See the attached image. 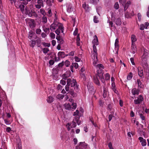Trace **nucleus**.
<instances>
[{
  "mask_svg": "<svg viewBox=\"0 0 149 149\" xmlns=\"http://www.w3.org/2000/svg\"><path fill=\"white\" fill-rule=\"evenodd\" d=\"M96 68L97 70V73L94 77L93 81L96 84L100 86V84L99 79L100 80L102 83H104L105 81V80L103 76V72L102 71V69H104V67L102 64H98L96 66Z\"/></svg>",
  "mask_w": 149,
  "mask_h": 149,
  "instance_id": "nucleus-1",
  "label": "nucleus"
},
{
  "mask_svg": "<svg viewBox=\"0 0 149 149\" xmlns=\"http://www.w3.org/2000/svg\"><path fill=\"white\" fill-rule=\"evenodd\" d=\"M55 19H54V22L50 26V29L51 31H54L56 29L55 31V33L58 35H59L61 33H63H63L64 30V27L62 24L56 21L57 18L55 14Z\"/></svg>",
  "mask_w": 149,
  "mask_h": 149,
  "instance_id": "nucleus-2",
  "label": "nucleus"
},
{
  "mask_svg": "<svg viewBox=\"0 0 149 149\" xmlns=\"http://www.w3.org/2000/svg\"><path fill=\"white\" fill-rule=\"evenodd\" d=\"M143 53L141 57V64L142 66L144 69V74L146 75H149V71L148 70V64L147 63V60L149 57V53L147 50L143 48Z\"/></svg>",
  "mask_w": 149,
  "mask_h": 149,
  "instance_id": "nucleus-3",
  "label": "nucleus"
},
{
  "mask_svg": "<svg viewBox=\"0 0 149 149\" xmlns=\"http://www.w3.org/2000/svg\"><path fill=\"white\" fill-rule=\"evenodd\" d=\"M78 116H77L75 119L73 120L72 123H68L66 125V127L68 130L69 131L70 130H71V128L75 127L76 126L77 123L78 125H80V121L78 120Z\"/></svg>",
  "mask_w": 149,
  "mask_h": 149,
  "instance_id": "nucleus-4",
  "label": "nucleus"
},
{
  "mask_svg": "<svg viewBox=\"0 0 149 149\" xmlns=\"http://www.w3.org/2000/svg\"><path fill=\"white\" fill-rule=\"evenodd\" d=\"M93 53L91 55V58L93 61V65L96 67L97 63L98 60L97 58V53L96 47H93Z\"/></svg>",
  "mask_w": 149,
  "mask_h": 149,
  "instance_id": "nucleus-5",
  "label": "nucleus"
},
{
  "mask_svg": "<svg viewBox=\"0 0 149 149\" xmlns=\"http://www.w3.org/2000/svg\"><path fill=\"white\" fill-rule=\"evenodd\" d=\"M68 84L72 87H74L75 89H77L78 88V86L77 84V82L74 79H68L67 80Z\"/></svg>",
  "mask_w": 149,
  "mask_h": 149,
  "instance_id": "nucleus-6",
  "label": "nucleus"
},
{
  "mask_svg": "<svg viewBox=\"0 0 149 149\" xmlns=\"http://www.w3.org/2000/svg\"><path fill=\"white\" fill-rule=\"evenodd\" d=\"M71 104L69 103H65L64 105V107L65 109L66 110H69L72 108L73 109H75L77 107V105L76 103H73L71 104Z\"/></svg>",
  "mask_w": 149,
  "mask_h": 149,
  "instance_id": "nucleus-7",
  "label": "nucleus"
},
{
  "mask_svg": "<svg viewBox=\"0 0 149 149\" xmlns=\"http://www.w3.org/2000/svg\"><path fill=\"white\" fill-rule=\"evenodd\" d=\"M87 87L88 88L89 92L91 94H94L95 92V90L94 89V87L92 83L90 81H88L87 85Z\"/></svg>",
  "mask_w": 149,
  "mask_h": 149,
  "instance_id": "nucleus-8",
  "label": "nucleus"
},
{
  "mask_svg": "<svg viewBox=\"0 0 149 149\" xmlns=\"http://www.w3.org/2000/svg\"><path fill=\"white\" fill-rule=\"evenodd\" d=\"M111 19L117 25H120L121 24V20L120 18H116L115 15L112 13L111 14Z\"/></svg>",
  "mask_w": 149,
  "mask_h": 149,
  "instance_id": "nucleus-9",
  "label": "nucleus"
},
{
  "mask_svg": "<svg viewBox=\"0 0 149 149\" xmlns=\"http://www.w3.org/2000/svg\"><path fill=\"white\" fill-rule=\"evenodd\" d=\"M15 6L17 8H19L22 12L24 11L25 6L22 3L19 2L15 3Z\"/></svg>",
  "mask_w": 149,
  "mask_h": 149,
  "instance_id": "nucleus-10",
  "label": "nucleus"
},
{
  "mask_svg": "<svg viewBox=\"0 0 149 149\" xmlns=\"http://www.w3.org/2000/svg\"><path fill=\"white\" fill-rule=\"evenodd\" d=\"M36 4L35 5V7L38 9H40L42 7L44 6L43 1L42 0H37Z\"/></svg>",
  "mask_w": 149,
  "mask_h": 149,
  "instance_id": "nucleus-11",
  "label": "nucleus"
},
{
  "mask_svg": "<svg viewBox=\"0 0 149 149\" xmlns=\"http://www.w3.org/2000/svg\"><path fill=\"white\" fill-rule=\"evenodd\" d=\"M87 144L84 142H80L79 144L76 147V149H86L87 148Z\"/></svg>",
  "mask_w": 149,
  "mask_h": 149,
  "instance_id": "nucleus-12",
  "label": "nucleus"
},
{
  "mask_svg": "<svg viewBox=\"0 0 149 149\" xmlns=\"http://www.w3.org/2000/svg\"><path fill=\"white\" fill-rule=\"evenodd\" d=\"M65 89L66 91L68 92L69 93H70L72 96H74L75 95V94L73 92V90L72 89H70V86L69 84H68L67 83V85L65 86Z\"/></svg>",
  "mask_w": 149,
  "mask_h": 149,
  "instance_id": "nucleus-13",
  "label": "nucleus"
},
{
  "mask_svg": "<svg viewBox=\"0 0 149 149\" xmlns=\"http://www.w3.org/2000/svg\"><path fill=\"white\" fill-rule=\"evenodd\" d=\"M143 98L141 95L139 96L137 99L134 100V102L136 104H140L143 100Z\"/></svg>",
  "mask_w": 149,
  "mask_h": 149,
  "instance_id": "nucleus-14",
  "label": "nucleus"
},
{
  "mask_svg": "<svg viewBox=\"0 0 149 149\" xmlns=\"http://www.w3.org/2000/svg\"><path fill=\"white\" fill-rule=\"evenodd\" d=\"M94 39L92 41V43L93 44V47H95L99 44V42L97 36L95 35L93 37Z\"/></svg>",
  "mask_w": 149,
  "mask_h": 149,
  "instance_id": "nucleus-15",
  "label": "nucleus"
},
{
  "mask_svg": "<svg viewBox=\"0 0 149 149\" xmlns=\"http://www.w3.org/2000/svg\"><path fill=\"white\" fill-rule=\"evenodd\" d=\"M26 13V14L28 15V16L29 17H32L33 16H35V17H36L37 16L35 11H33L31 10L30 11V10H27Z\"/></svg>",
  "mask_w": 149,
  "mask_h": 149,
  "instance_id": "nucleus-16",
  "label": "nucleus"
},
{
  "mask_svg": "<svg viewBox=\"0 0 149 149\" xmlns=\"http://www.w3.org/2000/svg\"><path fill=\"white\" fill-rule=\"evenodd\" d=\"M28 38L30 40L35 39L37 38L36 34L32 31H30L29 33Z\"/></svg>",
  "mask_w": 149,
  "mask_h": 149,
  "instance_id": "nucleus-17",
  "label": "nucleus"
},
{
  "mask_svg": "<svg viewBox=\"0 0 149 149\" xmlns=\"http://www.w3.org/2000/svg\"><path fill=\"white\" fill-rule=\"evenodd\" d=\"M67 11L70 13L73 11V8L72 7V5L70 3H67L66 4Z\"/></svg>",
  "mask_w": 149,
  "mask_h": 149,
  "instance_id": "nucleus-18",
  "label": "nucleus"
},
{
  "mask_svg": "<svg viewBox=\"0 0 149 149\" xmlns=\"http://www.w3.org/2000/svg\"><path fill=\"white\" fill-rule=\"evenodd\" d=\"M131 38L132 46L134 47L135 46V42L137 40L136 37L134 35L132 34L131 36Z\"/></svg>",
  "mask_w": 149,
  "mask_h": 149,
  "instance_id": "nucleus-19",
  "label": "nucleus"
},
{
  "mask_svg": "<svg viewBox=\"0 0 149 149\" xmlns=\"http://www.w3.org/2000/svg\"><path fill=\"white\" fill-rule=\"evenodd\" d=\"M85 69L83 68V67L81 68V69L80 70V75L81 77L82 78H83V79L84 80H86V78L85 76V75L84 73V72L85 71Z\"/></svg>",
  "mask_w": 149,
  "mask_h": 149,
  "instance_id": "nucleus-20",
  "label": "nucleus"
},
{
  "mask_svg": "<svg viewBox=\"0 0 149 149\" xmlns=\"http://www.w3.org/2000/svg\"><path fill=\"white\" fill-rule=\"evenodd\" d=\"M139 139L140 141V142L141 143V145L143 146H145L146 145V143L145 139L141 137H140L139 138Z\"/></svg>",
  "mask_w": 149,
  "mask_h": 149,
  "instance_id": "nucleus-21",
  "label": "nucleus"
},
{
  "mask_svg": "<svg viewBox=\"0 0 149 149\" xmlns=\"http://www.w3.org/2000/svg\"><path fill=\"white\" fill-rule=\"evenodd\" d=\"M79 65L78 64L76 63H73L72 65L70 66V68L71 71L73 72V67H74L76 69H77L78 68Z\"/></svg>",
  "mask_w": 149,
  "mask_h": 149,
  "instance_id": "nucleus-22",
  "label": "nucleus"
},
{
  "mask_svg": "<svg viewBox=\"0 0 149 149\" xmlns=\"http://www.w3.org/2000/svg\"><path fill=\"white\" fill-rule=\"evenodd\" d=\"M138 73L139 75L141 77H142L143 76V70L141 67L138 68Z\"/></svg>",
  "mask_w": 149,
  "mask_h": 149,
  "instance_id": "nucleus-23",
  "label": "nucleus"
},
{
  "mask_svg": "<svg viewBox=\"0 0 149 149\" xmlns=\"http://www.w3.org/2000/svg\"><path fill=\"white\" fill-rule=\"evenodd\" d=\"M29 24L31 28H33L35 26L34 20L33 19H30L29 22Z\"/></svg>",
  "mask_w": 149,
  "mask_h": 149,
  "instance_id": "nucleus-24",
  "label": "nucleus"
},
{
  "mask_svg": "<svg viewBox=\"0 0 149 149\" xmlns=\"http://www.w3.org/2000/svg\"><path fill=\"white\" fill-rule=\"evenodd\" d=\"M103 96L104 98H105L108 95V89L104 87H103Z\"/></svg>",
  "mask_w": 149,
  "mask_h": 149,
  "instance_id": "nucleus-25",
  "label": "nucleus"
},
{
  "mask_svg": "<svg viewBox=\"0 0 149 149\" xmlns=\"http://www.w3.org/2000/svg\"><path fill=\"white\" fill-rule=\"evenodd\" d=\"M131 4V2L130 1H128L127 3H125V5L124 7V10L125 11L129 7L130 5Z\"/></svg>",
  "mask_w": 149,
  "mask_h": 149,
  "instance_id": "nucleus-26",
  "label": "nucleus"
},
{
  "mask_svg": "<svg viewBox=\"0 0 149 149\" xmlns=\"http://www.w3.org/2000/svg\"><path fill=\"white\" fill-rule=\"evenodd\" d=\"M54 100V98L52 97L49 96L47 98L46 100L48 103H50L53 102Z\"/></svg>",
  "mask_w": 149,
  "mask_h": 149,
  "instance_id": "nucleus-27",
  "label": "nucleus"
},
{
  "mask_svg": "<svg viewBox=\"0 0 149 149\" xmlns=\"http://www.w3.org/2000/svg\"><path fill=\"white\" fill-rule=\"evenodd\" d=\"M132 94L134 95H135L136 94H139V91L135 88H134L132 89Z\"/></svg>",
  "mask_w": 149,
  "mask_h": 149,
  "instance_id": "nucleus-28",
  "label": "nucleus"
},
{
  "mask_svg": "<svg viewBox=\"0 0 149 149\" xmlns=\"http://www.w3.org/2000/svg\"><path fill=\"white\" fill-rule=\"evenodd\" d=\"M38 13H40L43 16H45L46 15V12L44 9L41 8L38 11Z\"/></svg>",
  "mask_w": 149,
  "mask_h": 149,
  "instance_id": "nucleus-29",
  "label": "nucleus"
},
{
  "mask_svg": "<svg viewBox=\"0 0 149 149\" xmlns=\"http://www.w3.org/2000/svg\"><path fill=\"white\" fill-rule=\"evenodd\" d=\"M58 56L61 58H64L65 57V53L63 52H59L58 54Z\"/></svg>",
  "mask_w": 149,
  "mask_h": 149,
  "instance_id": "nucleus-30",
  "label": "nucleus"
},
{
  "mask_svg": "<svg viewBox=\"0 0 149 149\" xmlns=\"http://www.w3.org/2000/svg\"><path fill=\"white\" fill-rule=\"evenodd\" d=\"M82 6L83 8L86 11H88L89 10V8L88 5V4H86V3L84 2Z\"/></svg>",
  "mask_w": 149,
  "mask_h": 149,
  "instance_id": "nucleus-31",
  "label": "nucleus"
},
{
  "mask_svg": "<svg viewBox=\"0 0 149 149\" xmlns=\"http://www.w3.org/2000/svg\"><path fill=\"white\" fill-rule=\"evenodd\" d=\"M64 95L61 94H58L56 96L57 99L60 100H62L64 98Z\"/></svg>",
  "mask_w": 149,
  "mask_h": 149,
  "instance_id": "nucleus-32",
  "label": "nucleus"
},
{
  "mask_svg": "<svg viewBox=\"0 0 149 149\" xmlns=\"http://www.w3.org/2000/svg\"><path fill=\"white\" fill-rule=\"evenodd\" d=\"M111 86L114 92L115 93H116L117 92V91L116 90L115 88L116 86L115 82L111 83Z\"/></svg>",
  "mask_w": 149,
  "mask_h": 149,
  "instance_id": "nucleus-33",
  "label": "nucleus"
},
{
  "mask_svg": "<svg viewBox=\"0 0 149 149\" xmlns=\"http://www.w3.org/2000/svg\"><path fill=\"white\" fill-rule=\"evenodd\" d=\"M133 77L132 73V72H130L127 76V80H130Z\"/></svg>",
  "mask_w": 149,
  "mask_h": 149,
  "instance_id": "nucleus-34",
  "label": "nucleus"
},
{
  "mask_svg": "<svg viewBox=\"0 0 149 149\" xmlns=\"http://www.w3.org/2000/svg\"><path fill=\"white\" fill-rule=\"evenodd\" d=\"M99 1V0H90V3L94 5L97 4Z\"/></svg>",
  "mask_w": 149,
  "mask_h": 149,
  "instance_id": "nucleus-35",
  "label": "nucleus"
},
{
  "mask_svg": "<svg viewBox=\"0 0 149 149\" xmlns=\"http://www.w3.org/2000/svg\"><path fill=\"white\" fill-rule=\"evenodd\" d=\"M42 22L44 24L46 23L47 22V18L45 16H43L42 18Z\"/></svg>",
  "mask_w": 149,
  "mask_h": 149,
  "instance_id": "nucleus-36",
  "label": "nucleus"
},
{
  "mask_svg": "<svg viewBox=\"0 0 149 149\" xmlns=\"http://www.w3.org/2000/svg\"><path fill=\"white\" fill-rule=\"evenodd\" d=\"M76 41L77 45L78 46H80V43L79 42L80 38L79 35L77 36Z\"/></svg>",
  "mask_w": 149,
  "mask_h": 149,
  "instance_id": "nucleus-37",
  "label": "nucleus"
},
{
  "mask_svg": "<svg viewBox=\"0 0 149 149\" xmlns=\"http://www.w3.org/2000/svg\"><path fill=\"white\" fill-rule=\"evenodd\" d=\"M30 42L32 47H34L36 44V41L33 39L30 41Z\"/></svg>",
  "mask_w": 149,
  "mask_h": 149,
  "instance_id": "nucleus-38",
  "label": "nucleus"
},
{
  "mask_svg": "<svg viewBox=\"0 0 149 149\" xmlns=\"http://www.w3.org/2000/svg\"><path fill=\"white\" fill-rule=\"evenodd\" d=\"M136 82L138 84V86L140 88H142V85H141V83L139 79H138Z\"/></svg>",
  "mask_w": 149,
  "mask_h": 149,
  "instance_id": "nucleus-39",
  "label": "nucleus"
},
{
  "mask_svg": "<svg viewBox=\"0 0 149 149\" xmlns=\"http://www.w3.org/2000/svg\"><path fill=\"white\" fill-rule=\"evenodd\" d=\"M74 59L76 62H79L81 61V62L82 63V61L81 60V59L77 56H75L74 57Z\"/></svg>",
  "mask_w": 149,
  "mask_h": 149,
  "instance_id": "nucleus-40",
  "label": "nucleus"
},
{
  "mask_svg": "<svg viewBox=\"0 0 149 149\" xmlns=\"http://www.w3.org/2000/svg\"><path fill=\"white\" fill-rule=\"evenodd\" d=\"M70 64V62L68 60H66L65 62V65L67 67H68Z\"/></svg>",
  "mask_w": 149,
  "mask_h": 149,
  "instance_id": "nucleus-41",
  "label": "nucleus"
},
{
  "mask_svg": "<svg viewBox=\"0 0 149 149\" xmlns=\"http://www.w3.org/2000/svg\"><path fill=\"white\" fill-rule=\"evenodd\" d=\"M137 17L139 21L141 22V15L140 13L137 14Z\"/></svg>",
  "mask_w": 149,
  "mask_h": 149,
  "instance_id": "nucleus-42",
  "label": "nucleus"
},
{
  "mask_svg": "<svg viewBox=\"0 0 149 149\" xmlns=\"http://www.w3.org/2000/svg\"><path fill=\"white\" fill-rule=\"evenodd\" d=\"M105 79L106 80H109L110 78V76L108 73H106L105 75Z\"/></svg>",
  "mask_w": 149,
  "mask_h": 149,
  "instance_id": "nucleus-43",
  "label": "nucleus"
},
{
  "mask_svg": "<svg viewBox=\"0 0 149 149\" xmlns=\"http://www.w3.org/2000/svg\"><path fill=\"white\" fill-rule=\"evenodd\" d=\"M139 115L140 118L142 120H145V117L142 113H140Z\"/></svg>",
  "mask_w": 149,
  "mask_h": 149,
  "instance_id": "nucleus-44",
  "label": "nucleus"
},
{
  "mask_svg": "<svg viewBox=\"0 0 149 149\" xmlns=\"http://www.w3.org/2000/svg\"><path fill=\"white\" fill-rule=\"evenodd\" d=\"M49 51V49L47 48H44L43 49V52L44 53H47Z\"/></svg>",
  "mask_w": 149,
  "mask_h": 149,
  "instance_id": "nucleus-45",
  "label": "nucleus"
},
{
  "mask_svg": "<svg viewBox=\"0 0 149 149\" xmlns=\"http://www.w3.org/2000/svg\"><path fill=\"white\" fill-rule=\"evenodd\" d=\"M119 7V5L118 3L117 2H116L114 5V8H115V9L117 10L118 9Z\"/></svg>",
  "mask_w": 149,
  "mask_h": 149,
  "instance_id": "nucleus-46",
  "label": "nucleus"
},
{
  "mask_svg": "<svg viewBox=\"0 0 149 149\" xmlns=\"http://www.w3.org/2000/svg\"><path fill=\"white\" fill-rule=\"evenodd\" d=\"M78 114V113H77L76 112H74V114H73V116H75L74 117V119H76V116H78V120L80 121L79 120L80 117Z\"/></svg>",
  "mask_w": 149,
  "mask_h": 149,
  "instance_id": "nucleus-47",
  "label": "nucleus"
},
{
  "mask_svg": "<svg viewBox=\"0 0 149 149\" xmlns=\"http://www.w3.org/2000/svg\"><path fill=\"white\" fill-rule=\"evenodd\" d=\"M50 37L52 39H54L55 38V35L54 33L51 32L50 34Z\"/></svg>",
  "mask_w": 149,
  "mask_h": 149,
  "instance_id": "nucleus-48",
  "label": "nucleus"
},
{
  "mask_svg": "<svg viewBox=\"0 0 149 149\" xmlns=\"http://www.w3.org/2000/svg\"><path fill=\"white\" fill-rule=\"evenodd\" d=\"M93 21L95 23H97L99 22L97 18L95 16H94L93 17Z\"/></svg>",
  "mask_w": 149,
  "mask_h": 149,
  "instance_id": "nucleus-49",
  "label": "nucleus"
},
{
  "mask_svg": "<svg viewBox=\"0 0 149 149\" xmlns=\"http://www.w3.org/2000/svg\"><path fill=\"white\" fill-rule=\"evenodd\" d=\"M5 123L7 125H9L11 124L10 121L6 119H4V120Z\"/></svg>",
  "mask_w": 149,
  "mask_h": 149,
  "instance_id": "nucleus-50",
  "label": "nucleus"
},
{
  "mask_svg": "<svg viewBox=\"0 0 149 149\" xmlns=\"http://www.w3.org/2000/svg\"><path fill=\"white\" fill-rule=\"evenodd\" d=\"M58 56V57L55 56V57L54 59L55 62H58L61 59V58L60 57H59V56Z\"/></svg>",
  "mask_w": 149,
  "mask_h": 149,
  "instance_id": "nucleus-51",
  "label": "nucleus"
},
{
  "mask_svg": "<svg viewBox=\"0 0 149 149\" xmlns=\"http://www.w3.org/2000/svg\"><path fill=\"white\" fill-rule=\"evenodd\" d=\"M47 15L49 17H51L52 16V13L51 10V9H49L47 13Z\"/></svg>",
  "mask_w": 149,
  "mask_h": 149,
  "instance_id": "nucleus-52",
  "label": "nucleus"
},
{
  "mask_svg": "<svg viewBox=\"0 0 149 149\" xmlns=\"http://www.w3.org/2000/svg\"><path fill=\"white\" fill-rule=\"evenodd\" d=\"M137 51L136 47H132V53L134 54Z\"/></svg>",
  "mask_w": 149,
  "mask_h": 149,
  "instance_id": "nucleus-53",
  "label": "nucleus"
},
{
  "mask_svg": "<svg viewBox=\"0 0 149 149\" xmlns=\"http://www.w3.org/2000/svg\"><path fill=\"white\" fill-rule=\"evenodd\" d=\"M56 88L57 90H61L62 88V86L59 84L57 86Z\"/></svg>",
  "mask_w": 149,
  "mask_h": 149,
  "instance_id": "nucleus-54",
  "label": "nucleus"
},
{
  "mask_svg": "<svg viewBox=\"0 0 149 149\" xmlns=\"http://www.w3.org/2000/svg\"><path fill=\"white\" fill-rule=\"evenodd\" d=\"M145 26L143 24H141L140 26V29L141 30H143L145 29Z\"/></svg>",
  "mask_w": 149,
  "mask_h": 149,
  "instance_id": "nucleus-55",
  "label": "nucleus"
},
{
  "mask_svg": "<svg viewBox=\"0 0 149 149\" xmlns=\"http://www.w3.org/2000/svg\"><path fill=\"white\" fill-rule=\"evenodd\" d=\"M56 38L57 39L58 42L60 44H62L63 42V40L62 39L59 38H57V37H56Z\"/></svg>",
  "mask_w": 149,
  "mask_h": 149,
  "instance_id": "nucleus-56",
  "label": "nucleus"
},
{
  "mask_svg": "<svg viewBox=\"0 0 149 149\" xmlns=\"http://www.w3.org/2000/svg\"><path fill=\"white\" fill-rule=\"evenodd\" d=\"M78 29L77 28H76L75 29V31H74V32H73V35L74 36H76L78 33Z\"/></svg>",
  "mask_w": 149,
  "mask_h": 149,
  "instance_id": "nucleus-57",
  "label": "nucleus"
},
{
  "mask_svg": "<svg viewBox=\"0 0 149 149\" xmlns=\"http://www.w3.org/2000/svg\"><path fill=\"white\" fill-rule=\"evenodd\" d=\"M119 2L123 6L124 4H125L126 0H119Z\"/></svg>",
  "mask_w": 149,
  "mask_h": 149,
  "instance_id": "nucleus-58",
  "label": "nucleus"
},
{
  "mask_svg": "<svg viewBox=\"0 0 149 149\" xmlns=\"http://www.w3.org/2000/svg\"><path fill=\"white\" fill-rule=\"evenodd\" d=\"M44 31L46 33H48V32L49 31V28H43V29Z\"/></svg>",
  "mask_w": 149,
  "mask_h": 149,
  "instance_id": "nucleus-59",
  "label": "nucleus"
},
{
  "mask_svg": "<svg viewBox=\"0 0 149 149\" xmlns=\"http://www.w3.org/2000/svg\"><path fill=\"white\" fill-rule=\"evenodd\" d=\"M60 83L63 85H65L66 84V82L65 81L62 79L60 81Z\"/></svg>",
  "mask_w": 149,
  "mask_h": 149,
  "instance_id": "nucleus-60",
  "label": "nucleus"
},
{
  "mask_svg": "<svg viewBox=\"0 0 149 149\" xmlns=\"http://www.w3.org/2000/svg\"><path fill=\"white\" fill-rule=\"evenodd\" d=\"M108 146L110 149H114L112 147V144L110 142L108 143Z\"/></svg>",
  "mask_w": 149,
  "mask_h": 149,
  "instance_id": "nucleus-61",
  "label": "nucleus"
},
{
  "mask_svg": "<svg viewBox=\"0 0 149 149\" xmlns=\"http://www.w3.org/2000/svg\"><path fill=\"white\" fill-rule=\"evenodd\" d=\"M41 31L40 29H38L36 30V33L37 34H39L40 33Z\"/></svg>",
  "mask_w": 149,
  "mask_h": 149,
  "instance_id": "nucleus-62",
  "label": "nucleus"
},
{
  "mask_svg": "<svg viewBox=\"0 0 149 149\" xmlns=\"http://www.w3.org/2000/svg\"><path fill=\"white\" fill-rule=\"evenodd\" d=\"M149 25V23L148 22H146L145 23L144 25L145 26V28L146 29H147Z\"/></svg>",
  "mask_w": 149,
  "mask_h": 149,
  "instance_id": "nucleus-63",
  "label": "nucleus"
},
{
  "mask_svg": "<svg viewBox=\"0 0 149 149\" xmlns=\"http://www.w3.org/2000/svg\"><path fill=\"white\" fill-rule=\"evenodd\" d=\"M54 61L53 60H50L49 62V63L50 65H52L54 63Z\"/></svg>",
  "mask_w": 149,
  "mask_h": 149,
  "instance_id": "nucleus-64",
  "label": "nucleus"
}]
</instances>
